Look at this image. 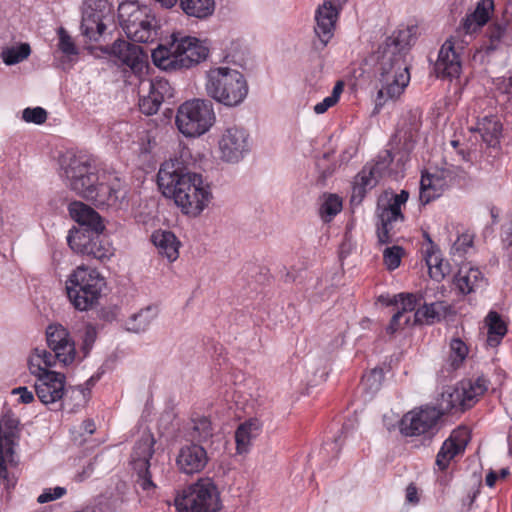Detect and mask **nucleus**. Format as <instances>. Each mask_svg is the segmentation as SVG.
Here are the masks:
<instances>
[{"mask_svg": "<svg viewBox=\"0 0 512 512\" xmlns=\"http://www.w3.org/2000/svg\"><path fill=\"white\" fill-rule=\"evenodd\" d=\"M413 35L410 28L394 31L378 46L373 54L375 75L380 88L375 109L379 110L388 101H395L409 84L410 74L406 55Z\"/></svg>", "mask_w": 512, "mask_h": 512, "instance_id": "1", "label": "nucleus"}, {"mask_svg": "<svg viewBox=\"0 0 512 512\" xmlns=\"http://www.w3.org/2000/svg\"><path fill=\"white\" fill-rule=\"evenodd\" d=\"M157 184L162 194L173 198L187 215L198 216L212 198L210 186L204 182L202 175L191 172L178 158L161 164Z\"/></svg>", "mask_w": 512, "mask_h": 512, "instance_id": "2", "label": "nucleus"}, {"mask_svg": "<svg viewBox=\"0 0 512 512\" xmlns=\"http://www.w3.org/2000/svg\"><path fill=\"white\" fill-rule=\"evenodd\" d=\"M489 385L490 380L484 375L461 381L452 392L442 395L441 411L435 407H425L405 414L400 422L401 433L405 436H418L429 432L443 412H464L473 407Z\"/></svg>", "mask_w": 512, "mask_h": 512, "instance_id": "3", "label": "nucleus"}, {"mask_svg": "<svg viewBox=\"0 0 512 512\" xmlns=\"http://www.w3.org/2000/svg\"><path fill=\"white\" fill-rule=\"evenodd\" d=\"M60 177L65 185L80 197L96 206H114L120 199V191L100 183L95 161L88 155L63 154L59 159Z\"/></svg>", "mask_w": 512, "mask_h": 512, "instance_id": "4", "label": "nucleus"}, {"mask_svg": "<svg viewBox=\"0 0 512 512\" xmlns=\"http://www.w3.org/2000/svg\"><path fill=\"white\" fill-rule=\"evenodd\" d=\"M168 45L159 44L152 50L154 64L164 71L189 69L205 61L209 48L205 42L191 36L172 34Z\"/></svg>", "mask_w": 512, "mask_h": 512, "instance_id": "5", "label": "nucleus"}, {"mask_svg": "<svg viewBox=\"0 0 512 512\" xmlns=\"http://www.w3.org/2000/svg\"><path fill=\"white\" fill-rule=\"evenodd\" d=\"M118 20L127 37L134 42L154 43L161 35V24L153 10L138 1L120 3Z\"/></svg>", "mask_w": 512, "mask_h": 512, "instance_id": "6", "label": "nucleus"}, {"mask_svg": "<svg viewBox=\"0 0 512 512\" xmlns=\"http://www.w3.org/2000/svg\"><path fill=\"white\" fill-rule=\"evenodd\" d=\"M205 91L216 102L226 107H236L246 99L249 87L240 71L216 67L206 72Z\"/></svg>", "mask_w": 512, "mask_h": 512, "instance_id": "7", "label": "nucleus"}, {"mask_svg": "<svg viewBox=\"0 0 512 512\" xmlns=\"http://www.w3.org/2000/svg\"><path fill=\"white\" fill-rule=\"evenodd\" d=\"M105 286V278L96 269L81 265L68 276L65 289L75 309L88 311L98 304Z\"/></svg>", "mask_w": 512, "mask_h": 512, "instance_id": "8", "label": "nucleus"}, {"mask_svg": "<svg viewBox=\"0 0 512 512\" xmlns=\"http://www.w3.org/2000/svg\"><path fill=\"white\" fill-rule=\"evenodd\" d=\"M46 341L49 350L36 348L29 361L46 367L57 363L68 366L76 360L75 342L70 332L61 324H50L46 328Z\"/></svg>", "mask_w": 512, "mask_h": 512, "instance_id": "9", "label": "nucleus"}, {"mask_svg": "<svg viewBox=\"0 0 512 512\" xmlns=\"http://www.w3.org/2000/svg\"><path fill=\"white\" fill-rule=\"evenodd\" d=\"M178 512H219L220 492L212 478H199L175 498Z\"/></svg>", "mask_w": 512, "mask_h": 512, "instance_id": "10", "label": "nucleus"}, {"mask_svg": "<svg viewBox=\"0 0 512 512\" xmlns=\"http://www.w3.org/2000/svg\"><path fill=\"white\" fill-rule=\"evenodd\" d=\"M215 121L213 104L210 100L186 101L178 108L175 123L186 137H198L206 133Z\"/></svg>", "mask_w": 512, "mask_h": 512, "instance_id": "11", "label": "nucleus"}, {"mask_svg": "<svg viewBox=\"0 0 512 512\" xmlns=\"http://www.w3.org/2000/svg\"><path fill=\"white\" fill-rule=\"evenodd\" d=\"M28 367L36 377L34 388L39 400L44 405L59 404L65 394L66 376L38 362L28 361Z\"/></svg>", "mask_w": 512, "mask_h": 512, "instance_id": "12", "label": "nucleus"}, {"mask_svg": "<svg viewBox=\"0 0 512 512\" xmlns=\"http://www.w3.org/2000/svg\"><path fill=\"white\" fill-rule=\"evenodd\" d=\"M154 443L155 440L152 435H143L135 443L130 457V465L133 474L136 476V484L146 492L156 488L153 481L155 465L151 462L155 452Z\"/></svg>", "mask_w": 512, "mask_h": 512, "instance_id": "13", "label": "nucleus"}, {"mask_svg": "<svg viewBox=\"0 0 512 512\" xmlns=\"http://www.w3.org/2000/svg\"><path fill=\"white\" fill-rule=\"evenodd\" d=\"M464 177V170L454 165H445L434 173L422 175L419 194L421 203L426 205L440 197L448 187Z\"/></svg>", "mask_w": 512, "mask_h": 512, "instance_id": "14", "label": "nucleus"}, {"mask_svg": "<svg viewBox=\"0 0 512 512\" xmlns=\"http://www.w3.org/2000/svg\"><path fill=\"white\" fill-rule=\"evenodd\" d=\"M219 158L226 163H238L250 151L248 131L236 125L226 127L218 140Z\"/></svg>", "mask_w": 512, "mask_h": 512, "instance_id": "15", "label": "nucleus"}, {"mask_svg": "<svg viewBox=\"0 0 512 512\" xmlns=\"http://www.w3.org/2000/svg\"><path fill=\"white\" fill-rule=\"evenodd\" d=\"M112 17L108 0H86L82 10L81 31L90 40L97 41L105 32V21Z\"/></svg>", "mask_w": 512, "mask_h": 512, "instance_id": "16", "label": "nucleus"}, {"mask_svg": "<svg viewBox=\"0 0 512 512\" xmlns=\"http://www.w3.org/2000/svg\"><path fill=\"white\" fill-rule=\"evenodd\" d=\"M67 242L74 252L100 261L108 259L112 255L111 246L102 232L70 231Z\"/></svg>", "mask_w": 512, "mask_h": 512, "instance_id": "17", "label": "nucleus"}, {"mask_svg": "<svg viewBox=\"0 0 512 512\" xmlns=\"http://www.w3.org/2000/svg\"><path fill=\"white\" fill-rule=\"evenodd\" d=\"M209 461L210 452L208 447L197 442L181 446L175 459L177 469L186 475L202 472Z\"/></svg>", "mask_w": 512, "mask_h": 512, "instance_id": "18", "label": "nucleus"}, {"mask_svg": "<svg viewBox=\"0 0 512 512\" xmlns=\"http://www.w3.org/2000/svg\"><path fill=\"white\" fill-rule=\"evenodd\" d=\"M469 440L470 433L466 427H458L457 429H454L450 436L443 442L436 456L435 463L439 470H446L451 460L465 451Z\"/></svg>", "mask_w": 512, "mask_h": 512, "instance_id": "19", "label": "nucleus"}, {"mask_svg": "<svg viewBox=\"0 0 512 512\" xmlns=\"http://www.w3.org/2000/svg\"><path fill=\"white\" fill-rule=\"evenodd\" d=\"M434 70L437 77L441 78L459 76L461 72V59L452 38L447 39L441 46Z\"/></svg>", "mask_w": 512, "mask_h": 512, "instance_id": "20", "label": "nucleus"}, {"mask_svg": "<svg viewBox=\"0 0 512 512\" xmlns=\"http://www.w3.org/2000/svg\"><path fill=\"white\" fill-rule=\"evenodd\" d=\"M338 17V9L331 0H325L318 7L315 14V34L318 37L322 48L325 47L333 36L335 23Z\"/></svg>", "mask_w": 512, "mask_h": 512, "instance_id": "21", "label": "nucleus"}, {"mask_svg": "<svg viewBox=\"0 0 512 512\" xmlns=\"http://www.w3.org/2000/svg\"><path fill=\"white\" fill-rule=\"evenodd\" d=\"M111 53L134 72L142 70L147 57V53L141 46L126 40L115 41L111 47Z\"/></svg>", "mask_w": 512, "mask_h": 512, "instance_id": "22", "label": "nucleus"}, {"mask_svg": "<svg viewBox=\"0 0 512 512\" xmlns=\"http://www.w3.org/2000/svg\"><path fill=\"white\" fill-rule=\"evenodd\" d=\"M69 213L71 217L80 225L77 231L102 232L104 225L100 215L91 207L82 202H72L69 205Z\"/></svg>", "mask_w": 512, "mask_h": 512, "instance_id": "23", "label": "nucleus"}, {"mask_svg": "<svg viewBox=\"0 0 512 512\" xmlns=\"http://www.w3.org/2000/svg\"><path fill=\"white\" fill-rule=\"evenodd\" d=\"M493 9V0H480L474 11L462 19L459 29L464 34L475 33L489 21Z\"/></svg>", "mask_w": 512, "mask_h": 512, "instance_id": "24", "label": "nucleus"}, {"mask_svg": "<svg viewBox=\"0 0 512 512\" xmlns=\"http://www.w3.org/2000/svg\"><path fill=\"white\" fill-rule=\"evenodd\" d=\"M493 9V0H480L474 11L462 19L459 29L464 34L475 33L489 21Z\"/></svg>", "mask_w": 512, "mask_h": 512, "instance_id": "25", "label": "nucleus"}, {"mask_svg": "<svg viewBox=\"0 0 512 512\" xmlns=\"http://www.w3.org/2000/svg\"><path fill=\"white\" fill-rule=\"evenodd\" d=\"M151 241L158 250V253L166 257L169 262H174L179 257L180 241L175 234L167 230H157L151 235Z\"/></svg>", "mask_w": 512, "mask_h": 512, "instance_id": "26", "label": "nucleus"}, {"mask_svg": "<svg viewBox=\"0 0 512 512\" xmlns=\"http://www.w3.org/2000/svg\"><path fill=\"white\" fill-rule=\"evenodd\" d=\"M470 132L478 133L487 147L495 149L500 145L502 125L495 117L485 116L475 128H470Z\"/></svg>", "mask_w": 512, "mask_h": 512, "instance_id": "27", "label": "nucleus"}, {"mask_svg": "<svg viewBox=\"0 0 512 512\" xmlns=\"http://www.w3.org/2000/svg\"><path fill=\"white\" fill-rule=\"evenodd\" d=\"M484 277L478 268L462 266L454 276V284L462 294H470L484 285Z\"/></svg>", "mask_w": 512, "mask_h": 512, "instance_id": "28", "label": "nucleus"}, {"mask_svg": "<svg viewBox=\"0 0 512 512\" xmlns=\"http://www.w3.org/2000/svg\"><path fill=\"white\" fill-rule=\"evenodd\" d=\"M261 429L262 423L257 418H250L238 426L235 441L239 454L248 452L252 441L258 437Z\"/></svg>", "mask_w": 512, "mask_h": 512, "instance_id": "29", "label": "nucleus"}, {"mask_svg": "<svg viewBox=\"0 0 512 512\" xmlns=\"http://www.w3.org/2000/svg\"><path fill=\"white\" fill-rule=\"evenodd\" d=\"M213 436L214 429L208 417L197 416L191 418L187 428V437L190 443L197 442L205 446Z\"/></svg>", "mask_w": 512, "mask_h": 512, "instance_id": "30", "label": "nucleus"}, {"mask_svg": "<svg viewBox=\"0 0 512 512\" xmlns=\"http://www.w3.org/2000/svg\"><path fill=\"white\" fill-rule=\"evenodd\" d=\"M179 7L185 15L199 20H206L215 11V0H179Z\"/></svg>", "mask_w": 512, "mask_h": 512, "instance_id": "31", "label": "nucleus"}, {"mask_svg": "<svg viewBox=\"0 0 512 512\" xmlns=\"http://www.w3.org/2000/svg\"><path fill=\"white\" fill-rule=\"evenodd\" d=\"M157 316V306L148 305L128 318L126 321V328L128 331L133 333H143L148 330Z\"/></svg>", "mask_w": 512, "mask_h": 512, "instance_id": "32", "label": "nucleus"}, {"mask_svg": "<svg viewBox=\"0 0 512 512\" xmlns=\"http://www.w3.org/2000/svg\"><path fill=\"white\" fill-rule=\"evenodd\" d=\"M447 306L444 302L437 301L430 304L423 303L414 314L415 324H427L431 325L435 322H439L447 312Z\"/></svg>", "mask_w": 512, "mask_h": 512, "instance_id": "33", "label": "nucleus"}, {"mask_svg": "<svg viewBox=\"0 0 512 512\" xmlns=\"http://www.w3.org/2000/svg\"><path fill=\"white\" fill-rule=\"evenodd\" d=\"M485 323L488 328L487 343L489 346L495 347L507 333V326L501 316L495 311L488 313Z\"/></svg>", "mask_w": 512, "mask_h": 512, "instance_id": "34", "label": "nucleus"}, {"mask_svg": "<svg viewBox=\"0 0 512 512\" xmlns=\"http://www.w3.org/2000/svg\"><path fill=\"white\" fill-rule=\"evenodd\" d=\"M377 215V238L379 244H389L393 241L394 236V223L400 221L399 218L380 210H376Z\"/></svg>", "mask_w": 512, "mask_h": 512, "instance_id": "35", "label": "nucleus"}, {"mask_svg": "<svg viewBox=\"0 0 512 512\" xmlns=\"http://www.w3.org/2000/svg\"><path fill=\"white\" fill-rule=\"evenodd\" d=\"M18 425V419L11 415H4L0 421V445L5 448L6 453L12 452Z\"/></svg>", "mask_w": 512, "mask_h": 512, "instance_id": "36", "label": "nucleus"}, {"mask_svg": "<svg viewBox=\"0 0 512 512\" xmlns=\"http://www.w3.org/2000/svg\"><path fill=\"white\" fill-rule=\"evenodd\" d=\"M417 137V127H410L408 129H401L398 131V133L396 134V138H398L399 143L401 144V149L398 152V163H404L405 161H407L409 154L412 152L417 142Z\"/></svg>", "mask_w": 512, "mask_h": 512, "instance_id": "37", "label": "nucleus"}, {"mask_svg": "<svg viewBox=\"0 0 512 512\" xmlns=\"http://www.w3.org/2000/svg\"><path fill=\"white\" fill-rule=\"evenodd\" d=\"M88 399V395L82 385L76 387H65V394L63 399L59 402V406L69 411H74L76 408L83 406Z\"/></svg>", "mask_w": 512, "mask_h": 512, "instance_id": "38", "label": "nucleus"}, {"mask_svg": "<svg viewBox=\"0 0 512 512\" xmlns=\"http://www.w3.org/2000/svg\"><path fill=\"white\" fill-rule=\"evenodd\" d=\"M508 26L506 22H495L488 27L486 32L488 40L484 46L486 53H492L500 48L506 37Z\"/></svg>", "mask_w": 512, "mask_h": 512, "instance_id": "39", "label": "nucleus"}, {"mask_svg": "<svg viewBox=\"0 0 512 512\" xmlns=\"http://www.w3.org/2000/svg\"><path fill=\"white\" fill-rule=\"evenodd\" d=\"M145 86H147L151 94H154L157 98H159L162 103L165 100L174 97V88L171 86L169 81L164 78L155 77L151 80L143 81L141 83V89H144Z\"/></svg>", "mask_w": 512, "mask_h": 512, "instance_id": "40", "label": "nucleus"}, {"mask_svg": "<svg viewBox=\"0 0 512 512\" xmlns=\"http://www.w3.org/2000/svg\"><path fill=\"white\" fill-rule=\"evenodd\" d=\"M408 198V191L402 190L399 194H393L387 204H382V200H379L377 209L390 214L391 217L395 216L399 218L402 222L404 220V215L401 212V206L405 205Z\"/></svg>", "mask_w": 512, "mask_h": 512, "instance_id": "41", "label": "nucleus"}, {"mask_svg": "<svg viewBox=\"0 0 512 512\" xmlns=\"http://www.w3.org/2000/svg\"><path fill=\"white\" fill-rule=\"evenodd\" d=\"M341 210V198L336 194H329L322 203L319 213L324 222H330Z\"/></svg>", "mask_w": 512, "mask_h": 512, "instance_id": "42", "label": "nucleus"}, {"mask_svg": "<svg viewBox=\"0 0 512 512\" xmlns=\"http://www.w3.org/2000/svg\"><path fill=\"white\" fill-rule=\"evenodd\" d=\"M30 53L29 44L22 43L19 46L4 49L1 56L6 65H14L26 59Z\"/></svg>", "mask_w": 512, "mask_h": 512, "instance_id": "43", "label": "nucleus"}, {"mask_svg": "<svg viewBox=\"0 0 512 512\" xmlns=\"http://www.w3.org/2000/svg\"><path fill=\"white\" fill-rule=\"evenodd\" d=\"M379 179L369 165H365L355 178V189L359 193L366 192L367 189L375 187Z\"/></svg>", "mask_w": 512, "mask_h": 512, "instance_id": "44", "label": "nucleus"}, {"mask_svg": "<svg viewBox=\"0 0 512 512\" xmlns=\"http://www.w3.org/2000/svg\"><path fill=\"white\" fill-rule=\"evenodd\" d=\"M468 354V347L459 338H454L450 342L449 363L452 369H457L465 360Z\"/></svg>", "mask_w": 512, "mask_h": 512, "instance_id": "45", "label": "nucleus"}, {"mask_svg": "<svg viewBox=\"0 0 512 512\" xmlns=\"http://www.w3.org/2000/svg\"><path fill=\"white\" fill-rule=\"evenodd\" d=\"M423 300L422 295H416L413 293H399L394 296L391 304L401 305V308L398 311H403V315L408 311H413L417 306L421 305V301Z\"/></svg>", "mask_w": 512, "mask_h": 512, "instance_id": "46", "label": "nucleus"}, {"mask_svg": "<svg viewBox=\"0 0 512 512\" xmlns=\"http://www.w3.org/2000/svg\"><path fill=\"white\" fill-rule=\"evenodd\" d=\"M384 379V372L381 368H374L362 377L363 389L373 395L376 393L382 384Z\"/></svg>", "mask_w": 512, "mask_h": 512, "instance_id": "47", "label": "nucleus"}, {"mask_svg": "<svg viewBox=\"0 0 512 512\" xmlns=\"http://www.w3.org/2000/svg\"><path fill=\"white\" fill-rule=\"evenodd\" d=\"M494 84L502 101L512 105V74L496 78Z\"/></svg>", "mask_w": 512, "mask_h": 512, "instance_id": "48", "label": "nucleus"}, {"mask_svg": "<svg viewBox=\"0 0 512 512\" xmlns=\"http://www.w3.org/2000/svg\"><path fill=\"white\" fill-rule=\"evenodd\" d=\"M393 161V156L390 150H384L379 153L377 156L376 162L373 165H369V167L373 170V172L378 175L380 178L384 175L388 174V168Z\"/></svg>", "mask_w": 512, "mask_h": 512, "instance_id": "49", "label": "nucleus"}, {"mask_svg": "<svg viewBox=\"0 0 512 512\" xmlns=\"http://www.w3.org/2000/svg\"><path fill=\"white\" fill-rule=\"evenodd\" d=\"M404 251L400 246L387 247L383 252L384 263L388 270L392 271L399 267Z\"/></svg>", "mask_w": 512, "mask_h": 512, "instance_id": "50", "label": "nucleus"}, {"mask_svg": "<svg viewBox=\"0 0 512 512\" xmlns=\"http://www.w3.org/2000/svg\"><path fill=\"white\" fill-rule=\"evenodd\" d=\"M162 101L148 90V95L141 96L139 100L140 111L146 115H153L158 112Z\"/></svg>", "mask_w": 512, "mask_h": 512, "instance_id": "51", "label": "nucleus"}, {"mask_svg": "<svg viewBox=\"0 0 512 512\" xmlns=\"http://www.w3.org/2000/svg\"><path fill=\"white\" fill-rule=\"evenodd\" d=\"M58 37H59L58 48L63 54H65L66 56L78 54V50H77L75 43L73 42L71 36L68 34V32L63 27H60L58 29Z\"/></svg>", "mask_w": 512, "mask_h": 512, "instance_id": "52", "label": "nucleus"}, {"mask_svg": "<svg viewBox=\"0 0 512 512\" xmlns=\"http://www.w3.org/2000/svg\"><path fill=\"white\" fill-rule=\"evenodd\" d=\"M22 118L28 123L43 124L47 119V112L42 107L26 108L23 110Z\"/></svg>", "mask_w": 512, "mask_h": 512, "instance_id": "53", "label": "nucleus"}, {"mask_svg": "<svg viewBox=\"0 0 512 512\" xmlns=\"http://www.w3.org/2000/svg\"><path fill=\"white\" fill-rule=\"evenodd\" d=\"M96 339H97V331H96L95 327L92 325H87L85 327L82 346H81V351L83 352V356L80 360H82L83 358L88 356Z\"/></svg>", "mask_w": 512, "mask_h": 512, "instance_id": "54", "label": "nucleus"}, {"mask_svg": "<svg viewBox=\"0 0 512 512\" xmlns=\"http://www.w3.org/2000/svg\"><path fill=\"white\" fill-rule=\"evenodd\" d=\"M472 243L473 239L471 235L462 234L458 236L456 241L453 243L451 251L453 254H458L459 256H462L472 246Z\"/></svg>", "mask_w": 512, "mask_h": 512, "instance_id": "55", "label": "nucleus"}, {"mask_svg": "<svg viewBox=\"0 0 512 512\" xmlns=\"http://www.w3.org/2000/svg\"><path fill=\"white\" fill-rule=\"evenodd\" d=\"M66 493V489L60 486L55 488H48L43 491L37 498V501L41 504L47 503L56 499L61 498Z\"/></svg>", "mask_w": 512, "mask_h": 512, "instance_id": "56", "label": "nucleus"}, {"mask_svg": "<svg viewBox=\"0 0 512 512\" xmlns=\"http://www.w3.org/2000/svg\"><path fill=\"white\" fill-rule=\"evenodd\" d=\"M448 265L439 261L436 266L429 267L430 277L436 281L442 280L447 273Z\"/></svg>", "mask_w": 512, "mask_h": 512, "instance_id": "57", "label": "nucleus"}, {"mask_svg": "<svg viewBox=\"0 0 512 512\" xmlns=\"http://www.w3.org/2000/svg\"><path fill=\"white\" fill-rule=\"evenodd\" d=\"M457 154L461 156L463 161L472 163L475 159L476 146L474 143L466 145L465 148H459Z\"/></svg>", "mask_w": 512, "mask_h": 512, "instance_id": "58", "label": "nucleus"}, {"mask_svg": "<svg viewBox=\"0 0 512 512\" xmlns=\"http://www.w3.org/2000/svg\"><path fill=\"white\" fill-rule=\"evenodd\" d=\"M403 317V311H397L391 318L389 325L387 326V332L394 334L401 327V318Z\"/></svg>", "mask_w": 512, "mask_h": 512, "instance_id": "59", "label": "nucleus"}, {"mask_svg": "<svg viewBox=\"0 0 512 512\" xmlns=\"http://www.w3.org/2000/svg\"><path fill=\"white\" fill-rule=\"evenodd\" d=\"M335 104L336 102L330 96H328L324 98L322 102L317 103L313 109L316 114H323Z\"/></svg>", "mask_w": 512, "mask_h": 512, "instance_id": "60", "label": "nucleus"}, {"mask_svg": "<svg viewBox=\"0 0 512 512\" xmlns=\"http://www.w3.org/2000/svg\"><path fill=\"white\" fill-rule=\"evenodd\" d=\"M406 499L411 503L418 502L417 488L412 484H410L406 489Z\"/></svg>", "mask_w": 512, "mask_h": 512, "instance_id": "61", "label": "nucleus"}, {"mask_svg": "<svg viewBox=\"0 0 512 512\" xmlns=\"http://www.w3.org/2000/svg\"><path fill=\"white\" fill-rule=\"evenodd\" d=\"M344 84L342 81L336 82L335 86L333 87L332 93L330 97L337 103L341 93L343 92Z\"/></svg>", "mask_w": 512, "mask_h": 512, "instance_id": "62", "label": "nucleus"}, {"mask_svg": "<svg viewBox=\"0 0 512 512\" xmlns=\"http://www.w3.org/2000/svg\"><path fill=\"white\" fill-rule=\"evenodd\" d=\"M439 261H443L440 259L439 255L435 252H428L426 256V264L429 267L436 266Z\"/></svg>", "mask_w": 512, "mask_h": 512, "instance_id": "63", "label": "nucleus"}, {"mask_svg": "<svg viewBox=\"0 0 512 512\" xmlns=\"http://www.w3.org/2000/svg\"><path fill=\"white\" fill-rule=\"evenodd\" d=\"M100 379V375L97 374V375H92L86 382H85V386L84 389H85V392L87 393V395L89 396L90 394V390L91 388L96 384L97 381H99Z\"/></svg>", "mask_w": 512, "mask_h": 512, "instance_id": "64", "label": "nucleus"}]
</instances>
